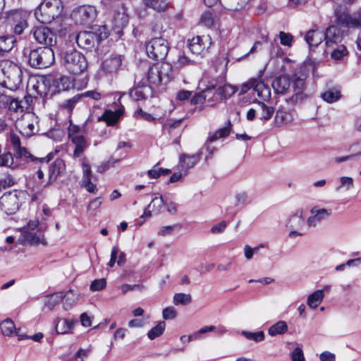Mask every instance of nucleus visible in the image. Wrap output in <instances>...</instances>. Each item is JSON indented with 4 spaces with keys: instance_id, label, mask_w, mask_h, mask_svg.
Listing matches in <instances>:
<instances>
[{
    "instance_id": "nucleus-1",
    "label": "nucleus",
    "mask_w": 361,
    "mask_h": 361,
    "mask_svg": "<svg viewBox=\"0 0 361 361\" xmlns=\"http://www.w3.org/2000/svg\"><path fill=\"white\" fill-rule=\"evenodd\" d=\"M0 80L4 87L16 91L22 83L20 66L8 59L0 60Z\"/></svg>"
},
{
    "instance_id": "nucleus-2",
    "label": "nucleus",
    "mask_w": 361,
    "mask_h": 361,
    "mask_svg": "<svg viewBox=\"0 0 361 361\" xmlns=\"http://www.w3.org/2000/svg\"><path fill=\"white\" fill-rule=\"evenodd\" d=\"M172 78L173 68L171 63H156L149 68L146 79L142 84H146L153 90L162 84H167Z\"/></svg>"
},
{
    "instance_id": "nucleus-3",
    "label": "nucleus",
    "mask_w": 361,
    "mask_h": 361,
    "mask_svg": "<svg viewBox=\"0 0 361 361\" xmlns=\"http://www.w3.org/2000/svg\"><path fill=\"white\" fill-rule=\"evenodd\" d=\"M61 0H44L35 11L36 19L43 24L51 23L63 11Z\"/></svg>"
},
{
    "instance_id": "nucleus-4",
    "label": "nucleus",
    "mask_w": 361,
    "mask_h": 361,
    "mask_svg": "<svg viewBox=\"0 0 361 361\" xmlns=\"http://www.w3.org/2000/svg\"><path fill=\"white\" fill-rule=\"evenodd\" d=\"M109 31L105 25H100L93 28L92 31H81L76 37L78 45L83 49L90 50L96 44L106 39Z\"/></svg>"
},
{
    "instance_id": "nucleus-5",
    "label": "nucleus",
    "mask_w": 361,
    "mask_h": 361,
    "mask_svg": "<svg viewBox=\"0 0 361 361\" xmlns=\"http://www.w3.org/2000/svg\"><path fill=\"white\" fill-rule=\"evenodd\" d=\"M307 74L300 70L295 73L292 78V87L293 94L286 99V103L288 104H296L302 102L308 98V94L305 93V81Z\"/></svg>"
},
{
    "instance_id": "nucleus-6",
    "label": "nucleus",
    "mask_w": 361,
    "mask_h": 361,
    "mask_svg": "<svg viewBox=\"0 0 361 361\" xmlns=\"http://www.w3.org/2000/svg\"><path fill=\"white\" fill-rule=\"evenodd\" d=\"M63 65L71 74L77 75L87 69V61L83 54L77 50L72 49L64 54Z\"/></svg>"
},
{
    "instance_id": "nucleus-7",
    "label": "nucleus",
    "mask_w": 361,
    "mask_h": 361,
    "mask_svg": "<svg viewBox=\"0 0 361 361\" xmlns=\"http://www.w3.org/2000/svg\"><path fill=\"white\" fill-rule=\"evenodd\" d=\"M54 61V51L50 47H39L31 50L28 56V63L36 68H45Z\"/></svg>"
},
{
    "instance_id": "nucleus-8",
    "label": "nucleus",
    "mask_w": 361,
    "mask_h": 361,
    "mask_svg": "<svg viewBox=\"0 0 361 361\" xmlns=\"http://www.w3.org/2000/svg\"><path fill=\"white\" fill-rule=\"evenodd\" d=\"M148 56L155 60L164 59L169 52V46L163 37H154L147 42L145 45Z\"/></svg>"
},
{
    "instance_id": "nucleus-9",
    "label": "nucleus",
    "mask_w": 361,
    "mask_h": 361,
    "mask_svg": "<svg viewBox=\"0 0 361 361\" xmlns=\"http://www.w3.org/2000/svg\"><path fill=\"white\" fill-rule=\"evenodd\" d=\"M250 89H252L256 92L257 96L264 101L269 100L271 97L270 88L264 84L260 77L252 78L247 83L243 84L241 87V92L245 93Z\"/></svg>"
},
{
    "instance_id": "nucleus-10",
    "label": "nucleus",
    "mask_w": 361,
    "mask_h": 361,
    "mask_svg": "<svg viewBox=\"0 0 361 361\" xmlns=\"http://www.w3.org/2000/svg\"><path fill=\"white\" fill-rule=\"evenodd\" d=\"M31 154L27 150L26 148L20 147L15 151V156L11 152L4 153L0 156V166H6L12 169H17L20 163L18 161L19 158L31 157Z\"/></svg>"
},
{
    "instance_id": "nucleus-11",
    "label": "nucleus",
    "mask_w": 361,
    "mask_h": 361,
    "mask_svg": "<svg viewBox=\"0 0 361 361\" xmlns=\"http://www.w3.org/2000/svg\"><path fill=\"white\" fill-rule=\"evenodd\" d=\"M18 192L16 190L6 192L0 198V207L5 214H15L20 207Z\"/></svg>"
},
{
    "instance_id": "nucleus-12",
    "label": "nucleus",
    "mask_w": 361,
    "mask_h": 361,
    "mask_svg": "<svg viewBox=\"0 0 361 361\" xmlns=\"http://www.w3.org/2000/svg\"><path fill=\"white\" fill-rule=\"evenodd\" d=\"M72 16L76 23L88 24L96 18L97 11L92 6L83 5L75 9L73 11Z\"/></svg>"
},
{
    "instance_id": "nucleus-13",
    "label": "nucleus",
    "mask_w": 361,
    "mask_h": 361,
    "mask_svg": "<svg viewBox=\"0 0 361 361\" xmlns=\"http://www.w3.org/2000/svg\"><path fill=\"white\" fill-rule=\"evenodd\" d=\"M32 33L35 40L38 43L45 45V47L51 48L56 42V34L48 27L39 26L34 27Z\"/></svg>"
},
{
    "instance_id": "nucleus-14",
    "label": "nucleus",
    "mask_w": 361,
    "mask_h": 361,
    "mask_svg": "<svg viewBox=\"0 0 361 361\" xmlns=\"http://www.w3.org/2000/svg\"><path fill=\"white\" fill-rule=\"evenodd\" d=\"M37 118L34 114H25L20 119L16 121V127L22 135L30 137L34 134Z\"/></svg>"
},
{
    "instance_id": "nucleus-15",
    "label": "nucleus",
    "mask_w": 361,
    "mask_h": 361,
    "mask_svg": "<svg viewBox=\"0 0 361 361\" xmlns=\"http://www.w3.org/2000/svg\"><path fill=\"white\" fill-rule=\"evenodd\" d=\"M212 44V37L209 35L195 36L188 41V47L192 53L200 54L209 49Z\"/></svg>"
},
{
    "instance_id": "nucleus-16",
    "label": "nucleus",
    "mask_w": 361,
    "mask_h": 361,
    "mask_svg": "<svg viewBox=\"0 0 361 361\" xmlns=\"http://www.w3.org/2000/svg\"><path fill=\"white\" fill-rule=\"evenodd\" d=\"M310 216L307 219L310 227H316L321 221L328 219L331 214V210L325 208L314 207L310 210Z\"/></svg>"
},
{
    "instance_id": "nucleus-17",
    "label": "nucleus",
    "mask_w": 361,
    "mask_h": 361,
    "mask_svg": "<svg viewBox=\"0 0 361 361\" xmlns=\"http://www.w3.org/2000/svg\"><path fill=\"white\" fill-rule=\"evenodd\" d=\"M164 202L163 197L159 193H155L152 195V198L150 203L145 209L143 214L141 218L150 217L152 214H159L161 212Z\"/></svg>"
},
{
    "instance_id": "nucleus-18",
    "label": "nucleus",
    "mask_w": 361,
    "mask_h": 361,
    "mask_svg": "<svg viewBox=\"0 0 361 361\" xmlns=\"http://www.w3.org/2000/svg\"><path fill=\"white\" fill-rule=\"evenodd\" d=\"M324 40L327 48H333L343 39V35L341 30L335 26H329L324 32Z\"/></svg>"
},
{
    "instance_id": "nucleus-19",
    "label": "nucleus",
    "mask_w": 361,
    "mask_h": 361,
    "mask_svg": "<svg viewBox=\"0 0 361 361\" xmlns=\"http://www.w3.org/2000/svg\"><path fill=\"white\" fill-rule=\"evenodd\" d=\"M294 109H288L283 106L278 109L276 112L274 122L277 126H283L293 121Z\"/></svg>"
},
{
    "instance_id": "nucleus-20",
    "label": "nucleus",
    "mask_w": 361,
    "mask_h": 361,
    "mask_svg": "<svg viewBox=\"0 0 361 361\" xmlns=\"http://www.w3.org/2000/svg\"><path fill=\"white\" fill-rule=\"evenodd\" d=\"M291 81L288 75H283L276 78L272 82L274 91L277 94H286L290 87Z\"/></svg>"
},
{
    "instance_id": "nucleus-21",
    "label": "nucleus",
    "mask_w": 361,
    "mask_h": 361,
    "mask_svg": "<svg viewBox=\"0 0 361 361\" xmlns=\"http://www.w3.org/2000/svg\"><path fill=\"white\" fill-rule=\"evenodd\" d=\"M121 63L122 59L120 55L111 56L103 61L102 71L105 73H114L118 70Z\"/></svg>"
},
{
    "instance_id": "nucleus-22",
    "label": "nucleus",
    "mask_w": 361,
    "mask_h": 361,
    "mask_svg": "<svg viewBox=\"0 0 361 361\" xmlns=\"http://www.w3.org/2000/svg\"><path fill=\"white\" fill-rule=\"evenodd\" d=\"M200 159V154H194L192 155L183 154L179 157V165L182 171L187 173L188 170L193 168Z\"/></svg>"
},
{
    "instance_id": "nucleus-23",
    "label": "nucleus",
    "mask_w": 361,
    "mask_h": 361,
    "mask_svg": "<svg viewBox=\"0 0 361 361\" xmlns=\"http://www.w3.org/2000/svg\"><path fill=\"white\" fill-rule=\"evenodd\" d=\"M66 166L62 159H56L49 166V182L51 184L54 182L57 177L63 173L65 171Z\"/></svg>"
},
{
    "instance_id": "nucleus-24",
    "label": "nucleus",
    "mask_w": 361,
    "mask_h": 361,
    "mask_svg": "<svg viewBox=\"0 0 361 361\" xmlns=\"http://www.w3.org/2000/svg\"><path fill=\"white\" fill-rule=\"evenodd\" d=\"M75 322L73 320H68L64 318L57 317L54 321V326L56 332L59 334H65L71 333V329L73 328Z\"/></svg>"
},
{
    "instance_id": "nucleus-25",
    "label": "nucleus",
    "mask_w": 361,
    "mask_h": 361,
    "mask_svg": "<svg viewBox=\"0 0 361 361\" xmlns=\"http://www.w3.org/2000/svg\"><path fill=\"white\" fill-rule=\"evenodd\" d=\"M324 32L318 29L309 30L305 39L310 47H317L324 39Z\"/></svg>"
},
{
    "instance_id": "nucleus-26",
    "label": "nucleus",
    "mask_w": 361,
    "mask_h": 361,
    "mask_svg": "<svg viewBox=\"0 0 361 361\" xmlns=\"http://www.w3.org/2000/svg\"><path fill=\"white\" fill-rule=\"evenodd\" d=\"M122 109L116 111L106 110L103 115L98 118V121H104L108 126H114L118 121L120 116L123 114Z\"/></svg>"
},
{
    "instance_id": "nucleus-27",
    "label": "nucleus",
    "mask_w": 361,
    "mask_h": 361,
    "mask_svg": "<svg viewBox=\"0 0 361 361\" xmlns=\"http://www.w3.org/2000/svg\"><path fill=\"white\" fill-rule=\"evenodd\" d=\"M152 90L146 84H142V86L137 87L133 89L129 94L130 97L135 101L143 100L147 98L148 94H152Z\"/></svg>"
},
{
    "instance_id": "nucleus-28",
    "label": "nucleus",
    "mask_w": 361,
    "mask_h": 361,
    "mask_svg": "<svg viewBox=\"0 0 361 361\" xmlns=\"http://www.w3.org/2000/svg\"><path fill=\"white\" fill-rule=\"evenodd\" d=\"M255 103L257 104V114L259 119L264 121L270 120L274 113V107L260 101H256Z\"/></svg>"
},
{
    "instance_id": "nucleus-29",
    "label": "nucleus",
    "mask_w": 361,
    "mask_h": 361,
    "mask_svg": "<svg viewBox=\"0 0 361 361\" xmlns=\"http://www.w3.org/2000/svg\"><path fill=\"white\" fill-rule=\"evenodd\" d=\"M16 39L13 35L0 36V55L4 56L13 48Z\"/></svg>"
},
{
    "instance_id": "nucleus-30",
    "label": "nucleus",
    "mask_w": 361,
    "mask_h": 361,
    "mask_svg": "<svg viewBox=\"0 0 361 361\" xmlns=\"http://www.w3.org/2000/svg\"><path fill=\"white\" fill-rule=\"evenodd\" d=\"M303 210H298L293 215L290 216L286 223V227L290 230L300 229L304 224Z\"/></svg>"
},
{
    "instance_id": "nucleus-31",
    "label": "nucleus",
    "mask_w": 361,
    "mask_h": 361,
    "mask_svg": "<svg viewBox=\"0 0 361 361\" xmlns=\"http://www.w3.org/2000/svg\"><path fill=\"white\" fill-rule=\"evenodd\" d=\"M75 145L74 157H79L88 147L89 143L83 135H75L71 139Z\"/></svg>"
},
{
    "instance_id": "nucleus-32",
    "label": "nucleus",
    "mask_w": 361,
    "mask_h": 361,
    "mask_svg": "<svg viewBox=\"0 0 361 361\" xmlns=\"http://www.w3.org/2000/svg\"><path fill=\"white\" fill-rule=\"evenodd\" d=\"M325 294L323 290H316L308 295L307 305L312 309H316L323 301Z\"/></svg>"
},
{
    "instance_id": "nucleus-33",
    "label": "nucleus",
    "mask_w": 361,
    "mask_h": 361,
    "mask_svg": "<svg viewBox=\"0 0 361 361\" xmlns=\"http://www.w3.org/2000/svg\"><path fill=\"white\" fill-rule=\"evenodd\" d=\"M321 97L327 103L336 102L341 98V90L336 87L329 89L322 93Z\"/></svg>"
},
{
    "instance_id": "nucleus-34",
    "label": "nucleus",
    "mask_w": 361,
    "mask_h": 361,
    "mask_svg": "<svg viewBox=\"0 0 361 361\" xmlns=\"http://www.w3.org/2000/svg\"><path fill=\"white\" fill-rule=\"evenodd\" d=\"M215 85H209L204 90L195 94L191 99L192 104H202L206 101V98L214 90L216 89Z\"/></svg>"
},
{
    "instance_id": "nucleus-35",
    "label": "nucleus",
    "mask_w": 361,
    "mask_h": 361,
    "mask_svg": "<svg viewBox=\"0 0 361 361\" xmlns=\"http://www.w3.org/2000/svg\"><path fill=\"white\" fill-rule=\"evenodd\" d=\"M287 331L288 325L286 322L281 320L271 325L268 329V333L271 336H274L279 334H283Z\"/></svg>"
},
{
    "instance_id": "nucleus-36",
    "label": "nucleus",
    "mask_w": 361,
    "mask_h": 361,
    "mask_svg": "<svg viewBox=\"0 0 361 361\" xmlns=\"http://www.w3.org/2000/svg\"><path fill=\"white\" fill-rule=\"evenodd\" d=\"M143 2L147 7L159 12L164 11L168 6L166 0H143Z\"/></svg>"
},
{
    "instance_id": "nucleus-37",
    "label": "nucleus",
    "mask_w": 361,
    "mask_h": 361,
    "mask_svg": "<svg viewBox=\"0 0 361 361\" xmlns=\"http://www.w3.org/2000/svg\"><path fill=\"white\" fill-rule=\"evenodd\" d=\"M0 326L2 334L6 336H11L16 331L15 324L11 319H6L0 322Z\"/></svg>"
},
{
    "instance_id": "nucleus-38",
    "label": "nucleus",
    "mask_w": 361,
    "mask_h": 361,
    "mask_svg": "<svg viewBox=\"0 0 361 361\" xmlns=\"http://www.w3.org/2000/svg\"><path fill=\"white\" fill-rule=\"evenodd\" d=\"M166 328V323L164 321L159 322L156 326L151 329L148 333L147 336L150 340H153L157 337L160 336L164 333Z\"/></svg>"
},
{
    "instance_id": "nucleus-39",
    "label": "nucleus",
    "mask_w": 361,
    "mask_h": 361,
    "mask_svg": "<svg viewBox=\"0 0 361 361\" xmlns=\"http://www.w3.org/2000/svg\"><path fill=\"white\" fill-rule=\"evenodd\" d=\"M348 51L343 44L336 45L333 47L331 52V59L334 60H341L345 56H347Z\"/></svg>"
},
{
    "instance_id": "nucleus-40",
    "label": "nucleus",
    "mask_w": 361,
    "mask_h": 361,
    "mask_svg": "<svg viewBox=\"0 0 361 361\" xmlns=\"http://www.w3.org/2000/svg\"><path fill=\"white\" fill-rule=\"evenodd\" d=\"M192 301V296L190 294L183 293H176L173 295V302L175 305H187Z\"/></svg>"
},
{
    "instance_id": "nucleus-41",
    "label": "nucleus",
    "mask_w": 361,
    "mask_h": 361,
    "mask_svg": "<svg viewBox=\"0 0 361 361\" xmlns=\"http://www.w3.org/2000/svg\"><path fill=\"white\" fill-rule=\"evenodd\" d=\"M63 298L64 299L63 308L66 310L71 309L75 303L77 299L75 294L72 290H69L65 294L63 293Z\"/></svg>"
},
{
    "instance_id": "nucleus-42",
    "label": "nucleus",
    "mask_w": 361,
    "mask_h": 361,
    "mask_svg": "<svg viewBox=\"0 0 361 361\" xmlns=\"http://www.w3.org/2000/svg\"><path fill=\"white\" fill-rule=\"evenodd\" d=\"M56 87L59 91H66L73 87L72 81L66 76L56 80Z\"/></svg>"
},
{
    "instance_id": "nucleus-43",
    "label": "nucleus",
    "mask_w": 361,
    "mask_h": 361,
    "mask_svg": "<svg viewBox=\"0 0 361 361\" xmlns=\"http://www.w3.org/2000/svg\"><path fill=\"white\" fill-rule=\"evenodd\" d=\"M156 164L153 168L147 171V174L151 178H157L161 176H166L171 173V170L168 169H162L157 167Z\"/></svg>"
},
{
    "instance_id": "nucleus-44",
    "label": "nucleus",
    "mask_w": 361,
    "mask_h": 361,
    "mask_svg": "<svg viewBox=\"0 0 361 361\" xmlns=\"http://www.w3.org/2000/svg\"><path fill=\"white\" fill-rule=\"evenodd\" d=\"M63 299V293L59 292L51 294L47 297L46 306L49 309H53Z\"/></svg>"
},
{
    "instance_id": "nucleus-45",
    "label": "nucleus",
    "mask_w": 361,
    "mask_h": 361,
    "mask_svg": "<svg viewBox=\"0 0 361 361\" xmlns=\"http://www.w3.org/2000/svg\"><path fill=\"white\" fill-rule=\"evenodd\" d=\"M354 187V181L353 178L348 176H342L340 178V185L336 188V191L341 190L344 188L345 190H349Z\"/></svg>"
},
{
    "instance_id": "nucleus-46",
    "label": "nucleus",
    "mask_w": 361,
    "mask_h": 361,
    "mask_svg": "<svg viewBox=\"0 0 361 361\" xmlns=\"http://www.w3.org/2000/svg\"><path fill=\"white\" fill-rule=\"evenodd\" d=\"M10 111L15 113H22L24 107L22 105V100L11 97V102L7 106Z\"/></svg>"
},
{
    "instance_id": "nucleus-47",
    "label": "nucleus",
    "mask_w": 361,
    "mask_h": 361,
    "mask_svg": "<svg viewBox=\"0 0 361 361\" xmlns=\"http://www.w3.org/2000/svg\"><path fill=\"white\" fill-rule=\"evenodd\" d=\"M194 64V61L185 56L184 53L179 54L175 65L178 68H183L190 66Z\"/></svg>"
},
{
    "instance_id": "nucleus-48",
    "label": "nucleus",
    "mask_w": 361,
    "mask_h": 361,
    "mask_svg": "<svg viewBox=\"0 0 361 361\" xmlns=\"http://www.w3.org/2000/svg\"><path fill=\"white\" fill-rule=\"evenodd\" d=\"M242 334L245 336L246 338L255 341V342H260L264 339V334L262 331L257 332L243 331Z\"/></svg>"
},
{
    "instance_id": "nucleus-49",
    "label": "nucleus",
    "mask_w": 361,
    "mask_h": 361,
    "mask_svg": "<svg viewBox=\"0 0 361 361\" xmlns=\"http://www.w3.org/2000/svg\"><path fill=\"white\" fill-rule=\"evenodd\" d=\"M214 20L210 11H204L200 19V23L207 27H211L214 25Z\"/></svg>"
},
{
    "instance_id": "nucleus-50",
    "label": "nucleus",
    "mask_w": 361,
    "mask_h": 361,
    "mask_svg": "<svg viewBox=\"0 0 361 361\" xmlns=\"http://www.w3.org/2000/svg\"><path fill=\"white\" fill-rule=\"evenodd\" d=\"M120 159H115L113 157H111L109 160L106 161L102 162L98 166H97V172L102 173L107 171L110 167H113L115 164L119 162Z\"/></svg>"
},
{
    "instance_id": "nucleus-51",
    "label": "nucleus",
    "mask_w": 361,
    "mask_h": 361,
    "mask_svg": "<svg viewBox=\"0 0 361 361\" xmlns=\"http://www.w3.org/2000/svg\"><path fill=\"white\" fill-rule=\"evenodd\" d=\"M182 123V119H178L175 121H169L164 123L163 130L167 131L169 133H171L174 129L179 128Z\"/></svg>"
},
{
    "instance_id": "nucleus-52",
    "label": "nucleus",
    "mask_w": 361,
    "mask_h": 361,
    "mask_svg": "<svg viewBox=\"0 0 361 361\" xmlns=\"http://www.w3.org/2000/svg\"><path fill=\"white\" fill-rule=\"evenodd\" d=\"M15 183V179L10 174H5L0 178V188L5 189L13 186Z\"/></svg>"
},
{
    "instance_id": "nucleus-53",
    "label": "nucleus",
    "mask_w": 361,
    "mask_h": 361,
    "mask_svg": "<svg viewBox=\"0 0 361 361\" xmlns=\"http://www.w3.org/2000/svg\"><path fill=\"white\" fill-rule=\"evenodd\" d=\"M280 43L283 46L290 47L293 42V36L290 33L281 31L279 34Z\"/></svg>"
},
{
    "instance_id": "nucleus-54",
    "label": "nucleus",
    "mask_w": 361,
    "mask_h": 361,
    "mask_svg": "<svg viewBox=\"0 0 361 361\" xmlns=\"http://www.w3.org/2000/svg\"><path fill=\"white\" fill-rule=\"evenodd\" d=\"M228 58L224 55H221L218 56L216 59V70H220L221 71H226L227 68V65L228 63Z\"/></svg>"
},
{
    "instance_id": "nucleus-55",
    "label": "nucleus",
    "mask_w": 361,
    "mask_h": 361,
    "mask_svg": "<svg viewBox=\"0 0 361 361\" xmlns=\"http://www.w3.org/2000/svg\"><path fill=\"white\" fill-rule=\"evenodd\" d=\"M106 285V281L105 279H95L92 282L90 288L92 291H98L104 289Z\"/></svg>"
},
{
    "instance_id": "nucleus-56",
    "label": "nucleus",
    "mask_w": 361,
    "mask_h": 361,
    "mask_svg": "<svg viewBox=\"0 0 361 361\" xmlns=\"http://www.w3.org/2000/svg\"><path fill=\"white\" fill-rule=\"evenodd\" d=\"M356 156H361V151H360L355 154H348V155H345V156H341V157L337 156V157H334L332 160L334 164H339L341 163L349 161V160L352 159L354 157H356Z\"/></svg>"
},
{
    "instance_id": "nucleus-57",
    "label": "nucleus",
    "mask_w": 361,
    "mask_h": 361,
    "mask_svg": "<svg viewBox=\"0 0 361 361\" xmlns=\"http://www.w3.org/2000/svg\"><path fill=\"white\" fill-rule=\"evenodd\" d=\"M27 22L25 19H20V20L13 27V32L16 35H20L24 30L27 27Z\"/></svg>"
},
{
    "instance_id": "nucleus-58",
    "label": "nucleus",
    "mask_w": 361,
    "mask_h": 361,
    "mask_svg": "<svg viewBox=\"0 0 361 361\" xmlns=\"http://www.w3.org/2000/svg\"><path fill=\"white\" fill-rule=\"evenodd\" d=\"M292 361H305L303 351L301 348H295L291 353Z\"/></svg>"
},
{
    "instance_id": "nucleus-59",
    "label": "nucleus",
    "mask_w": 361,
    "mask_h": 361,
    "mask_svg": "<svg viewBox=\"0 0 361 361\" xmlns=\"http://www.w3.org/2000/svg\"><path fill=\"white\" fill-rule=\"evenodd\" d=\"M177 312L173 307H168L164 309L162 316L164 319H173L176 318Z\"/></svg>"
},
{
    "instance_id": "nucleus-60",
    "label": "nucleus",
    "mask_w": 361,
    "mask_h": 361,
    "mask_svg": "<svg viewBox=\"0 0 361 361\" xmlns=\"http://www.w3.org/2000/svg\"><path fill=\"white\" fill-rule=\"evenodd\" d=\"M227 226V223L225 221H222L219 224L214 225L210 231L213 234H219L223 233Z\"/></svg>"
},
{
    "instance_id": "nucleus-61",
    "label": "nucleus",
    "mask_w": 361,
    "mask_h": 361,
    "mask_svg": "<svg viewBox=\"0 0 361 361\" xmlns=\"http://www.w3.org/2000/svg\"><path fill=\"white\" fill-rule=\"evenodd\" d=\"M25 239L31 244H39L42 243L43 239L41 236L37 235L36 233L27 232L25 235Z\"/></svg>"
},
{
    "instance_id": "nucleus-62",
    "label": "nucleus",
    "mask_w": 361,
    "mask_h": 361,
    "mask_svg": "<svg viewBox=\"0 0 361 361\" xmlns=\"http://www.w3.org/2000/svg\"><path fill=\"white\" fill-rule=\"evenodd\" d=\"M92 178H86L82 180V185L85 187V188L91 193H95L97 191V186L92 182Z\"/></svg>"
},
{
    "instance_id": "nucleus-63",
    "label": "nucleus",
    "mask_w": 361,
    "mask_h": 361,
    "mask_svg": "<svg viewBox=\"0 0 361 361\" xmlns=\"http://www.w3.org/2000/svg\"><path fill=\"white\" fill-rule=\"evenodd\" d=\"M247 199V194L245 192H240L235 195V204L236 206L245 205Z\"/></svg>"
},
{
    "instance_id": "nucleus-64",
    "label": "nucleus",
    "mask_w": 361,
    "mask_h": 361,
    "mask_svg": "<svg viewBox=\"0 0 361 361\" xmlns=\"http://www.w3.org/2000/svg\"><path fill=\"white\" fill-rule=\"evenodd\" d=\"M79 98H80V96L76 95L71 99H67L63 103L62 106L64 109L71 111L74 108V106H75L76 102L78 101Z\"/></svg>"
}]
</instances>
